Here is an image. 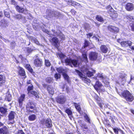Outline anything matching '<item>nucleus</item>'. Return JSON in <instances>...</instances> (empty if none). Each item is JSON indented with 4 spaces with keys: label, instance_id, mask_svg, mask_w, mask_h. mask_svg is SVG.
I'll return each instance as SVG.
<instances>
[{
    "label": "nucleus",
    "instance_id": "1",
    "mask_svg": "<svg viewBox=\"0 0 134 134\" xmlns=\"http://www.w3.org/2000/svg\"><path fill=\"white\" fill-rule=\"evenodd\" d=\"M76 72L82 80L88 85H90L91 81L89 79L86 78L85 75H86L88 77H90L95 73V71L94 70H93V72H92L89 71L88 69L86 70L83 72L85 75H83L82 72L78 70H76Z\"/></svg>",
    "mask_w": 134,
    "mask_h": 134
},
{
    "label": "nucleus",
    "instance_id": "2",
    "mask_svg": "<svg viewBox=\"0 0 134 134\" xmlns=\"http://www.w3.org/2000/svg\"><path fill=\"white\" fill-rule=\"evenodd\" d=\"M122 95L127 101L131 102L133 100V95L127 91H124L122 93Z\"/></svg>",
    "mask_w": 134,
    "mask_h": 134
},
{
    "label": "nucleus",
    "instance_id": "3",
    "mask_svg": "<svg viewBox=\"0 0 134 134\" xmlns=\"http://www.w3.org/2000/svg\"><path fill=\"white\" fill-rule=\"evenodd\" d=\"M106 9H108V12L110 15V16L113 19L117 18L118 16V14L116 12H114L113 9L110 5H108Z\"/></svg>",
    "mask_w": 134,
    "mask_h": 134
},
{
    "label": "nucleus",
    "instance_id": "4",
    "mask_svg": "<svg viewBox=\"0 0 134 134\" xmlns=\"http://www.w3.org/2000/svg\"><path fill=\"white\" fill-rule=\"evenodd\" d=\"M65 62L66 64L72 67V64L75 67H77L78 64L77 61L76 60H72L71 59L67 58L65 60Z\"/></svg>",
    "mask_w": 134,
    "mask_h": 134
},
{
    "label": "nucleus",
    "instance_id": "5",
    "mask_svg": "<svg viewBox=\"0 0 134 134\" xmlns=\"http://www.w3.org/2000/svg\"><path fill=\"white\" fill-rule=\"evenodd\" d=\"M33 89V86L32 84H30L28 86L27 89L28 94L30 96L34 95L36 98H38L39 96L37 93L36 92L32 91Z\"/></svg>",
    "mask_w": 134,
    "mask_h": 134
},
{
    "label": "nucleus",
    "instance_id": "6",
    "mask_svg": "<svg viewBox=\"0 0 134 134\" xmlns=\"http://www.w3.org/2000/svg\"><path fill=\"white\" fill-rule=\"evenodd\" d=\"M89 57L91 60H96L98 57V54L96 52H91L89 53Z\"/></svg>",
    "mask_w": 134,
    "mask_h": 134
},
{
    "label": "nucleus",
    "instance_id": "7",
    "mask_svg": "<svg viewBox=\"0 0 134 134\" xmlns=\"http://www.w3.org/2000/svg\"><path fill=\"white\" fill-rule=\"evenodd\" d=\"M46 14L47 17L51 18L53 16H58L59 14L56 11H53L51 10H47L46 11Z\"/></svg>",
    "mask_w": 134,
    "mask_h": 134
},
{
    "label": "nucleus",
    "instance_id": "8",
    "mask_svg": "<svg viewBox=\"0 0 134 134\" xmlns=\"http://www.w3.org/2000/svg\"><path fill=\"white\" fill-rule=\"evenodd\" d=\"M126 75L125 74H120L119 75V79L118 80L119 83L124 85L126 81Z\"/></svg>",
    "mask_w": 134,
    "mask_h": 134
},
{
    "label": "nucleus",
    "instance_id": "9",
    "mask_svg": "<svg viewBox=\"0 0 134 134\" xmlns=\"http://www.w3.org/2000/svg\"><path fill=\"white\" fill-rule=\"evenodd\" d=\"M65 100V96L62 94L59 95L56 98L57 102L60 104H63L64 103Z\"/></svg>",
    "mask_w": 134,
    "mask_h": 134
},
{
    "label": "nucleus",
    "instance_id": "10",
    "mask_svg": "<svg viewBox=\"0 0 134 134\" xmlns=\"http://www.w3.org/2000/svg\"><path fill=\"white\" fill-rule=\"evenodd\" d=\"M15 8L17 11L19 13H24L25 14H26L29 13L28 10L25 8L24 7H22L17 5L16 6Z\"/></svg>",
    "mask_w": 134,
    "mask_h": 134
},
{
    "label": "nucleus",
    "instance_id": "11",
    "mask_svg": "<svg viewBox=\"0 0 134 134\" xmlns=\"http://www.w3.org/2000/svg\"><path fill=\"white\" fill-rule=\"evenodd\" d=\"M42 122L43 124L45 125L48 127H51L52 126L51 121L50 119H43L42 120Z\"/></svg>",
    "mask_w": 134,
    "mask_h": 134
},
{
    "label": "nucleus",
    "instance_id": "12",
    "mask_svg": "<svg viewBox=\"0 0 134 134\" xmlns=\"http://www.w3.org/2000/svg\"><path fill=\"white\" fill-rule=\"evenodd\" d=\"M108 30L115 33H117L119 31V29L117 27L111 25H109L108 27Z\"/></svg>",
    "mask_w": 134,
    "mask_h": 134
},
{
    "label": "nucleus",
    "instance_id": "13",
    "mask_svg": "<svg viewBox=\"0 0 134 134\" xmlns=\"http://www.w3.org/2000/svg\"><path fill=\"white\" fill-rule=\"evenodd\" d=\"M25 95L24 94H22L18 99V101L19 103V106L20 107H21L23 105V102L25 99Z\"/></svg>",
    "mask_w": 134,
    "mask_h": 134
},
{
    "label": "nucleus",
    "instance_id": "14",
    "mask_svg": "<svg viewBox=\"0 0 134 134\" xmlns=\"http://www.w3.org/2000/svg\"><path fill=\"white\" fill-rule=\"evenodd\" d=\"M125 9L128 11H132L134 9L133 4L131 3H127L126 5Z\"/></svg>",
    "mask_w": 134,
    "mask_h": 134
},
{
    "label": "nucleus",
    "instance_id": "15",
    "mask_svg": "<svg viewBox=\"0 0 134 134\" xmlns=\"http://www.w3.org/2000/svg\"><path fill=\"white\" fill-rule=\"evenodd\" d=\"M42 61L41 59H36L34 61L35 65L37 67H40L42 65Z\"/></svg>",
    "mask_w": 134,
    "mask_h": 134
},
{
    "label": "nucleus",
    "instance_id": "16",
    "mask_svg": "<svg viewBox=\"0 0 134 134\" xmlns=\"http://www.w3.org/2000/svg\"><path fill=\"white\" fill-rule=\"evenodd\" d=\"M132 44V42L130 41H123L121 42V46L124 47H127L128 46H131Z\"/></svg>",
    "mask_w": 134,
    "mask_h": 134
},
{
    "label": "nucleus",
    "instance_id": "17",
    "mask_svg": "<svg viewBox=\"0 0 134 134\" xmlns=\"http://www.w3.org/2000/svg\"><path fill=\"white\" fill-rule=\"evenodd\" d=\"M96 83V85H94V87L95 89L97 90H98L99 88H101L102 86V85L100 82L98 81L97 80H95Z\"/></svg>",
    "mask_w": 134,
    "mask_h": 134
},
{
    "label": "nucleus",
    "instance_id": "18",
    "mask_svg": "<svg viewBox=\"0 0 134 134\" xmlns=\"http://www.w3.org/2000/svg\"><path fill=\"white\" fill-rule=\"evenodd\" d=\"M53 44L56 47L58 46L59 41L58 38L55 37H53L52 40Z\"/></svg>",
    "mask_w": 134,
    "mask_h": 134
},
{
    "label": "nucleus",
    "instance_id": "19",
    "mask_svg": "<svg viewBox=\"0 0 134 134\" xmlns=\"http://www.w3.org/2000/svg\"><path fill=\"white\" fill-rule=\"evenodd\" d=\"M54 36H59V37L62 39L64 40L65 38V36L62 33H61L60 31H58V32H54Z\"/></svg>",
    "mask_w": 134,
    "mask_h": 134
},
{
    "label": "nucleus",
    "instance_id": "20",
    "mask_svg": "<svg viewBox=\"0 0 134 134\" xmlns=\"http://www.w3.org/2000/svg\"><path fill=\"white\" fill-rule=\"evenodd\" d=\"M101 51L103 53H106L108 51V48L105 45H102L100 47Z\"/></svg>",
    "mask_w": 134,
    "mask_h": 134
},
{
    "label": "nucleus",
    "instance_id": "21",
    "mask_svg": "<svg viewBox=\"0 0 134 134\" xmlns=\"http://www.w3.org/2000/svg\"><path fill=\"white\" fill-rule=\"evenodd\" d=\"M66 1L68 2V3H71V5H75L79 6L80 8L82 7V6L79 3L75 1H72L71 0H66Z\"/></svg>",
    "mask_w": 134,
    "mask_h": 134
},
{
    "label": "nucleus",
    "instance_id": "22",
    "mask_svg": "<svg viewBox=\"0 0 134 134\" xmlns=\"http://www.w3.org/2000/svg\"><path fill=\"white\" fill-rule=\"evenodd\" d=\"M8 130V128L5 126L0 129V134H4L7 133Z\"/></svg>",
    "mask_w": 134,
    "mask_h": 134
},
{
    "label": "nucleus",
    "instance_id": "23",
    "mask_svg": "<svg viewBox=\"0 0 134 134\" xmlns=\"http://www.w3.org/2000/svg\"><path fill=\"white\" fill-rule=\"evenodd\" d=\"M5 82V77L4 75H0V86L3 85Z\"/></svg>",
    "mask_w": 134,
    "mask_h": 134
},
{
    "label": "nucleus",
    "instance_id": "24",
    "mask_svg": "<svg viewBox=\"0 0 134 134\" xmlns=\"http://www.w3.org/2000/svg\"><path fill=\"white\" fill-rule=\"evenodd\" d=\"M15 115L16 113L15 112L11 111L9 114L8 115V118L9 120H12L14 119Z\"/></svg>",
    "mask_w": 134,
    "mask_h": 134
},
{
    "label": "nucleus",
    "instance_id": "25",
    "mask_svg": "<svg viewBox=\"0 0 134 134\" xmlns=\"http://www.w3.org/2000/svg\"><path fill=\"white\" fill-rule=\"evenodd\" d=\"M18 73L21 76L25 75V72L24 70L22 68L19 67V68Z\"/></svg>",
    "mask_w": 134,
    "mask_h": 134
},
{
    "label": "nucleus",
    "instance_id": "26",
    "mask_svg": "<svg viewBox=\"0 0 134 134\" xmlns=\"http://www.w3.org/2000/svg\"><path fill=\"white\" fill-rule=\"evenodd\" d=\"M47 90L49 94L53 95L54 93V91L53 87L50 85L48 86Z\"/></svg>",
    "mask_w": 134,
    "mask_h": 134
},
{
    "label": "nucleus",
    "instance_id": "27",
    "mask_svg": "<svg viewBox=\"0 0 134 134\" xmlns=\"http://www.w3.org/2000/svg\"><path fill=\"white\" fill-rule=\"evenodd\" d=\"M57 70L58 72L59 73H62L63 75L66 72V70L64 69L62 67H59L57 68Z\"/></svg>",
    "mask_w": 134,
    "mask_h": 134
},
{
    "label": "nucleus",
    "instance_id": "28",
    "mask_svg": "<svg viewBox=\"0 0 134 134\" xmlns=\"http://www.w3.org/2000/svg\"><path fill=\"white\" fill-rule=\"evenodd\" d=\"M7 21L4 19L2 20L0 22V25L3 27H5L7 25Z\"/></svg>",
    "mask_w": 134,
    "mask_h": 134
},
{
    "label": "nucleus",
    "instance_id": "29",
    "mask_svg": "<svg viewBox=\"0 0 134 134\" xmlns=\"http://www.w3.org/2000/svg\"><path fill=\"white\" fill-rule=\"evenodd\" d=\"M99 78L101 80H104V77L103 76L102 74H98L97 76V77H94L93 78V80H98L97 78Z\"/></svg>",
    "mask_w": 134,
    "mask_h": 134
},
{
    "label": "nucleus",
    "instance_id": "30",
    "mask_svg": "<svg viewBox=\"0 0 134 134\" xmlns=\"http://www.w3.org/2000/svg\"><path fill=\"white\" fill-rule=\"evenodd\" d=\"M27 107L30 108L31 109H34L35 108V105L32 102H29L27 103Z\"/></svg>",
    "mask_w": 134,
    "mask_h": 134
},
{
    "label": "nucleus",
    "instance_id": "31",
    "mask_svg": "<svg viewBox=\"0 0 134 134\" xmlns=\"http://www.w3.org/2000/svg\"><path fill=\"white\" fill-rule=\"evenodd\" d=\"M5 99L6 100L9 102L12 99V97L11 95L9 93V92H7L6 95Z\"/></svg>",
    "mask_w": 134,
    "mask_h": 134
},
{
    "label": "nucleus",
    "instance_id": "32",
    "mask_svg": "<svg viewBox=\"0 0 134 134\" xmlns=\"http://www.w3.org/2000/svg\"><path fill=\"white\" fill-rule=\"evenodd\" d=\"M36 115L34 114H32L29 116L28 119L29 121H34L36 119Z\"/></svg>",
    "mask_w": 134,
    "mask_h": 134
},
{
    "label": "nucleus",
    "instance_id": "33",
    "mask_svg": "<svg viewBox=\"0 0 134 134\" xmlns=\"http://www.w3.org/2000/svg\"><path fill=\"white\" fill-rule=\"evenodd\" d=\"M82 56L83 57V60L86 63L88 62V59L87 56L85 53H83L82 54Z\"/></svg>",
    "mask_w": 134,
    "mask_h": 134
},
{
    "label": "nucleus",
    "instance_id": "34",
    "mask_svg": "<svg viewBox=\"0 0 134 134\" xmlns=\"http://www.w3.org/2000/svg\"><path fill=\"white\" fill-rule=\"evenodd\" d=\"M63 76L64 79L66 80L68 82H69L70 80V78L69 76L66 73V72L63 74Z\"/></svg>",
    "mask_w": 134,
    "mask_h": 134
},
{
    "label": "nucleus",
    "instance_id": "35",
    "mask_svg": "<svg viewBox=\"0 0 134 134\" xmlns=\"http://www.w3.org/2000/svg\"><path fill=\"white\" fill-rule=\"evenodd\" d=\"M84 118H85V121L86 122H88L90 124L91 123V121L90 119L89 116L87 114H86L84 115Z\"/></svg>",
    "mask_w": 134,
    "mask_h": 134
},
{
    "label": "nucleus",
    "instance_id": "36",
    "mask_svg": "<svg viewBox=\"0 0 134 134\" xmlns=\"http://www.w3.org/2000/svg\"><path fill=\"white\" fill-rule=\"evenodd\" d=\"M74 105L77 110L79 113H80L81 110V108L80 105L75 103H74Z\"/></svg>",
    "mask_w": 134,
    "mask_h": 134
},
{
    "label": "nucleus",
    "instance_id": "37",
    "mask_svg": "<svg viewBox=\"0 0 134 134\" xmlns=\"http://www.w3.org/2000/svg\"><path fill=\"white\" fill-rule=\"evenodd\" d=\"M7 111V109L4 108L0 107V112L2 114H5Z\"/></svg>",
    "mask_w": 134,
    "mask_h": 134
},
{
    "label": "nucleus",
    "instance_id": "38",
    "mask_svg": "<svg viewBox=\"0 0 134 134\" xmlns=\"http://www.w3.org/2000/svg\"><path fill=\"white\" fill-rule=\"evenodd\" d=\"M96 19L98 21L100 22H102L103 21V18L99 15H97L96 18Z\"/></svg>",
    "mask_w": 134,
    "mask_h": 134
},
{
    "label": "nucleus",
    "instance_id": "39",
    "mask_svg": "<svg viewBox=\"0 0 134 134\" xmlns=\"http://www.w3.org/2000/svg\"><path fill=\"white\" fill-rule=\"evenodd\" d=\"M54 77L56 80L57 81L58 79L60 78V75L59 73H56L54 75Z\"/></svg>",
    "mask_w": 134,
    "mask_h": 134
},
{
    "label": "nucleus",
    "instance_id": "40",
    "mask_svg": "<svg viewBox=\"0 0 134 134\" xmlns=\"http://www.w3.org/2000/svg\"><path fill=\"white\" fill-rule=\"evenodd\" d=\"M13 17L16 19H21L22 17L21 14H18L15 15L13 16Z\"/></svg>",
    "mask_w": 134,
    "mask_h": 134
},
{
    "label": "nucleus",
    "instance_id": "41",
    "mask_svg": "<svg viewBox=\"0 0 134 134\" xmlns=\"http://www.w3.org/2000/svg\"><path fill=\"white\" fill-rule=\"evenodd\" d=\"M26 68L30 72H32V69L31 68L29 64H26Z\"/></svg>",
    "mask_w": 134,
    "mask_h": 134
},
{
    "label": "nucleus",
    "instance_id": "42",
    "mask_svg": "<svg viewBox=\"0 0 134 134\" xmlns=\"http://www.w3.org/2000/svg\"><path fill=\"white\" fill-rule=\"evenodd\" d=\"M7 11L8 10H6L4 11V14L5 16L9 18L10 17V15L9 12Z\"/></svg>",
    "mask_w": 134,
    "mask_h": 134
},
{
    "label": "nucleus",
    "instance_id": "43",
    "mask_svg": "<svg viewBox=\"0 0 134 134\" xmlns=\"http://www.w3.org/2000/svg\"><path fill=\"white\" fill-rule=\"evenodd\" d=\"M65 111L68 114V115H71L72 114L71 111L69 109H66Z\"/></svg>",
    "mask_w": 134,
    "mask_h": 134
},
{
    "label": "nucleus",
    "instance_id": "44",
    "mask_svg": "<svg viewBox=\"0 0 134 134\" xmlns=\"http://www.w3.org/2000/svg\"><path fill=\"white\" fill-rule=\"evenodd\" d=\"M59 56L61 59L62 60H63V59L65 58V57H66L62 53H60L58 54Z\"/></svg>",
    "mask_w": 134,
    "mask_h": 134
},
{
    "label": "nucleus",
    "instance_id": "45",
    "mask_svg": "<svg viewBox=\"0 0 134 134\" xmlns=\"http://www.w3.org/2000/svg\"><path fill=\"white\" fill-rule=\"evenodd\" d=\"M46 81L49 83L53 82V79L51 77H48L46 79Z\"/></svg>",
    "mask_w": 134,
    "mask_h": 134
},
{
    "label": "nucleus",
    "instance_id": "46",
    "mask_svg": "<svg viewBox=\"0 0 134 134\" xmlns=\"http://www.w3.org/2000/svg\"><path fill=\"white\" fill-rule=\"evenodd\" d=\"M45 63L46 65L47 66H49L51 65L50 62L48 60H45Z\"/></svg>",
    "mask_w": 134,
    "mask_h": 134
},
{
    "label": "nucleus",
    "instance_id": "47",
    "mask_svg": "<svg viewBox=\"0 0 134 134\" xmlns=\"http://www.w3.org/2000/svg\"><path fill=\"white\" fill-rule=\"evenodd\" d=\"M15 133L16 134H25L22 130H19L16 133L15 132Z\"/></svg>",
    "mask_w": 134,
    "mask_h": 134
},
{
    "label": "nucleus",
    "instance_id": "48",
    "mask_svg": "<svg viewBox=\"0 0 134 134\" xmlns=\"http://www.w3.org/2000/svg\"><path fill=\"white\" fill-rule=\"evenodd\" d=\"M89 44V42L87 40H85V45L84 46V48H85V47L88 46Z\"/></svg>",
    "mask_w": 134,
    "mask_h": 134
},
{
    "label": "nucleus",
    "instance_id": "49",
    "mask_svg": "<svg viewBox=\"0 0 134 134\" xmlns=\"http://www.w3.org/2000/svg\"><path fill=\"white\" fill-rule=\"evenodd\" d=\"M90 27V26L88 24H86L85 26V27L86 30H88Z\"/></svg>",
    "mask_w": 134,
    "mask_h": 134
},
{
    "label": "nucleus",
    "instance_id": "50",
    "mask_svg": "<svg viewBox=\"0 0 134 134\" xmlns=\"http://www.w3.org/2000/svg\"><path fill=\"white\" fill-rule=\"evenodd\" d=\"M42 30L44 32L47 33L49 35H50V32L48 30H47L46 29H42Z\"/></svg>",
    "mask_w": 134,
    "mask_h": 134
},
{
    "label": "nucleus",
    "instance_id": "51",
    "mask_svg": "<svg viewBox=\"0 0 134 134\" xmlns=\"http://www.w3.org/2000/svg\"><path fill=\"white\" fill-rule=\"evenodd\" d=\"M33 41H34V42L36 44H37V45L39 44V42L37 40V39H36V38H34V39Z\"/></svg>",
    "mask_w": 134,
    "mask_h": 134
},
{
    "label": "nucleus",
    "instance_id": "52",
    "mask_svg": "<svg viewBox=\"0 0 134 134\" xmlns=\"http://www.w3.org/2000/svg\"><path fill=\"white\" fill-rule=\"evenodd\" d=\"M126 18L129 20H131L132 21L131 19H133V18L132 17L130 16H126Z\"/></svg>",
    "mask_w": 134,
    "mask_h": 134
},
{
    "label": "nucleus",
    "instance_id": "53",
    "mask_svg": "<svg viewBox=\"0 0 134 134\" xmlns=\"http://www.w3.org/2000/svg\"><path fill=\"white\" fill-rule=\"evenodd\" d=\"M82 127L83 129H87L88 128L87 126L85 124H83Z\"/></svg>",
    "mask_w": 134,
    "mask_h": 134
},
{
    "label": "nucleus",
    "instance_id": "54",
    "mask_svg": "<svg viewBox=\"0 0 134 134\" xmlns=\"http://www.w3.org/2000/svg\"><path fill=\"white\" fill-rule=\"evenodd\" d=\"M130 25L131 28V30L132 31H134V23H131Z\"/></svg>",
    "mask_w": 134,
    "mask_h": 134
},
{
    "label": "nucleus",
    "instance_id": "55",
    "mask_svg": "<svg viewBox=\"0 0 134 134\" xmlns=\"http://www.w3.org/2000/svg\"><path fill=\"white\" fill-rule=\"evenodd\" d=\"M93 35L92 33H89L87 34V37L88 38H90Z\"/></svg>",
    "mask_w": 134,
    "mask_h": 134
},
{
    "label": "nucleus",
    "instance_id": "56",
    "mask_svg": "<svg viewBox=\"0 0 134 134\" xmlns=\"http://www.w3.org/2000/svg\"><path fill=\"white\" fill-rule=\"evenodd\" d=\"M114 132L116 133H117V134L118 133V130L117 129H114Z\"/></svg>",
    "mask_w": 134,
    "mask_h": 134
},
{
    "label": "nucleus",
    "instance_id": "57",
    "mask_svg": "<svg viewBox=\"0 0 134 134\" xmlns=\"http://www.w3.org/2000/svg\"><path fill=\"white\" fill-rule=\"evenodd\" d=\"M11 3L12 4H15V1L14 0H11Z\"/></svg>",
    "mask_w": 134,
    "mask_h": 134
},
{
    "label": "nucleus",
    "instance_id": "58",
    "mask_svg": "<svg viewBox=\"0 0 134 134\" xmlns=\"http://www.w3.org/2000/svg\"><path fill=\"white\" fill-rule=\"evenodd\" d=\"M71 13L73 14H75L76 12L74 10H71Z\"/></svg>",
    "mask_w": 134,
    "mask_h": 134
},
{
    "label": "nucleus",
    "instance_id": "59",
    "mask_svg": "<svg viewBox=\"0 0 134 134\" xmlns=\"http://www.w3.org/2000/svg\"><path fill=\"white\" fill-rule=\"evenodd\" d=\"M3 13L2 11H0V18L3 16Z\"/></svg>",
    "mask_w": 134,
    "mask_h": 134
},
{
    "label": "nucleus",
    "instance_id": "60",
    "mask_svg": "<svg viewBox=\"0 0 134 134\" xmlns=\"http://www.w3.org/2000/svg\"><path fill=\"white\" fill-rule=\"evenodd\" d=\"M27 83L28 85L31 84V81L30 80H28L27 81Z\"/></svg>",
    "mask_w": 134,
    "mask_h": 134
},
{
    "label": "nucleus",
    "instance_id": "61",
    "mask_svg": "<svg viewBox=\"0 0 134 134\" xmlns=\"http://www.w3.org/2000/svg\"><path fill=\"white\" fill-rule=\"evenodd\" d=\"M69 88L68 87H66V91H67V92L68 93L69 92Z\"/></svg>",
    "mask_w": 134,
    "mask_h": 134
},
{
    "label": "nucleus",
    "instance_id": "62",
    "mask_svg": "<svg viewBox=\"0 0 134 134\" xmlns=\"http://www.w3.org/2000/svg\"><path fill=\"white\" fill-rule=\"evenodd\" d=\"M51 70L52 71V72H53V71L55 70V69L52 66L51 68Z\"/></svg>",
    "mask_w": 134,
    "mask_h": 134
},
{
    "label": "nucleus",
    "instance_id": "63",
    "mask_svg": "<svg viewBox=\"0 0 134 134\" xmlns=\"http://www.w3.org/2000/svg\"><path fill=\"white\" fill-rule=\"evenodd\" d=\"M130 47L132 49L134 50V46H131Z\"/></svg>",
    "mask_w": 134,
    "mask_h": 134
},
{
    "label": "nucleus",
    "instance_id": "64",
    "mask_svg": "<svg viewBox=\"0 0 134 134\" xmlns=\"http://www.w3.org/2000/svg\"><path fill=\"white\" fill-rule=\"evenodd\" d=\"M29 112H32V113L34 112V110H29Z\"/></svg>",
    "mask_w": 134,
    "mask_h": 134
}]
</instances>
